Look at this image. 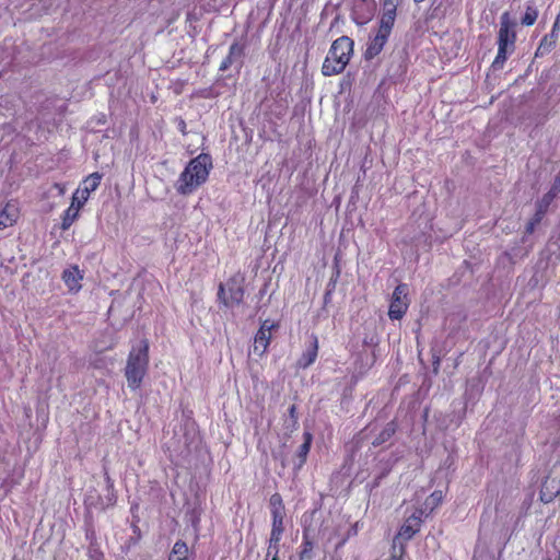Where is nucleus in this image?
Returning <instances> with one entry per match:
<instances>
[{
    "label": "nucleus",
    "mask_w": 560,
    "mask_h": 560,
    "mask_svg": "<svg viewBox=\"0 0 560 560\" xmlns=\"http://www.w3.org/2000/svg\"><path fill=\"white\" fill-rule=\"evenodd\" d=\"M354 51V42L349 36L335 39L322 65V74L332 77L340 74L349 65Z\"/></svg>",
    "instance_id": "obj_1"
},
{
    "label": "nucleus",
    "mask_w": 560,
    "mask_h": 560,
    "mask_svg": "<svg viewBox=\"0 0 560 560\" xmlns=\"http://www.w3.org/2000/svg\"><path fill=\"white\" fill-rule=\"evenodd\" d=\"M516 22L512 19L511 13L505 11L500 16L499 31L497 36L498 51L492 62L494 69H501L505 63L509 55L515 50L517 40Z\"/></svg>",
    "instance_id": "obj_2"
},
{
    "label": "nucleus",
    "mask_w": 560,
    "mask_h": 560,
    "mask_svg": "<svg viewBox=\"0 0 560 560\" xmlns=\"http://www.w3.org/2000/svg\"><path fill=\"white\" fill-rule=\"evenodd\" d=\"M212 168V161L209 154L201 153L192 159L180 174V186L178 190L183 194H190L202 185Z\"/></svg>",
    "instance_id": "obj_3"
},
{
    "label": "nucleus",
    "mask_w": 560,
    "mask_h": 560,
    "mask_svg": "<svg viewBox=\"0 0 560 560\" xmlns=\"http://www.w3.org/2000/svg\"><path fill=\"white\" fill-rule=\"evenodd\" d=\"M148 342L145 340L139 341L132 347L125 370L128 386L132 389L140 387L142 378L144 377L148 369Z\"/></svg>",
    "instance_id": "obj_4"
},
{
    "label": "nucleus",
    "mask_w": 560,
    "mask_h": 560,
    "mask_svg": "<svg viewBox=\"0 0 560 560\" xmlns=\"http://www.w3.org/2000/svg\"><path fill=\"white\" fill-rule=\"evenodd\" d=\"M245 277L241 272L231 276L225 283L218 287V300L226 307L238 305L245 295Z\"/></svg>",
    "instance_id": "obj_5"
},
{
    "label": "nucleus",
    "mask_w": 560,
    "mask_h": 560,
    "mask_svg": "<svg viewBox=\"0 0 560 560\" xmlns=\"http://www.w3.org/2000/svg\"><path fill=\"white\" fill-rule=\"evenodd\" d=\"M395 22L394 19L380 15L377 33L371 38L365 50L366 58L372 59L381 54L392 34Z\"/></svg>",
    "instance_id": "obj_6"
},
{
    "label": "nucleus",
    "mask_w": 560,
    "mask_h": 560,
    "mask_svg": "<svg viewBox=\"0 0 560 560\" xmlns=\"http://www.w3.org/2000/svg\"><path fill=\"white\" fill-rule=\"evenodd\" d=\"M424 510L415 509V511L405 520L404 524L400 526L398 533L393 539V545L399 547L400 544H404L406 547L407 541H409L417 533L420 532L421 525L423 523Z\"/></svg>",
    "instance_id": "obj_7"
},
{
    "label": "nucleus",
    "mask_w": 560,
    "mask_h": 560,
    "mask_svg": "<svg viewBox=\"0 0 560 560\" xmlns=\"http://www.w3.org/2000/svg\"><path fill=\"white\" fill-rule=\"evenodd\" d=\"M271 514V530L269 538L282 539L284 533L285 508L280 493L271 494L269 499Z\"/></svg>",
    "instance_id": "obj_8"
},
{
    "label": "nucleus",
    "mask_w": 560,
    "mask_h": 560,
    "mask_svg": "<svg viewBox=\"0 0 560 560\" xmlns=\"http://www.w3.org/2000/svg\"><path fill=\"white\" fill-rule=\"evenodd\" d=\"M408 293L409 290L406 283H399L395 288L388 307V317L392 320H399L406 315L409 307Z\"/></svg>",
    "instance_id": "obj_9"
},
{
    "label": "nucleus",
    "mask_w": 560,
    "mask_h": 560,
    "mask_svg": "<svg viewBox=\"0 0 560 560\" xmlns=\"http://www.w3.org/2000/svg\"><path fill=\"white\" fill-rule=\"evenodd\" d=\"M278 327L277 323L262 322L254 338L253 351L255 354L261 357L266 353L271 340V330Z\"/></svg>",
    "instance_id": "obj_10"
},
{
    "label": "nucleus",
    "mask_w": 560,
    "mask_h": 560,
    "mask_svg": "<svg viewBox=\"0 0 560 560\" xmlns=\"http://www.w3.org/2000/svg\"><path fill=\"white\" fill-rule=\"evenodd\" d=\"M84 273L78 265H71L62 271V280L69 292L78 293L82 288Z\"/></svg>",
    "instance_id": "obj_11"
},
{
    "label": "nucleus",
    "mask_w": 560,
    "mask_h": 560,
    "mask_svg": "<svg viewBox=\"0 0 560 560\" xmlns=\"http://www.w3.org/2000/svg\"><path fill=\"white\" fill-rule=\"evenodd\" d=\"M318 354V338L316 335L311 336V343L306 350L301 354L298 360V366L306 369L311 366L317 359Z\"/></svg>",
    "instance_id": "obj_12"
},
{
    "label": "nucleus",
    "mask_w": 560,
    "mask_h": 560,
    "mask_svg": "<svg viewBox=\"0 0 560 560\" xmlns=\"http://www.w3.org/2000/svg\"><path fill=\"white\" fill-rule=\"evenodd\" d=\"M101 180L102 175L100 173H93L83 180V187L74 192V195H79L81 197L80 203H85L88 201L90 194L97 189Z\"/></svg>",
    "instance_id": "obj_13"
},
{
    "label": "nucleus",
    "mask_w": 560,
    "mask_h": 560,
    "mask_svg": "<svg viewBox=\"0 0 560 560\" xmlns=\"http://www.w3.org/2000/svg\"><path fill=\"white\" fill-rule=\"evenodd\" d=\"M560 493V481L546 477L540 489V500L550 503Z\"/></svg>",
    "instance_id": "obj_14"
},
{
    "label": "nucleus",
    "mask_w": 560,
    "mask_h": 560,
    "mask_svg": "<svg viewBox=\"0 0 560 560\" xmlns=\"http://www.w3.org/2000/svg\"><path fill=\"white\" fill-rule=\"evenodd\" d=\"M559 31V21H555L551 32L541 38L535 54L536 56H542L544 54L549 52L556 46Z\"/></svg>",
    "instance_id": "obj_15"
},
{
    "label": "nucleus",
    "mask_w": 560,
    "mask_h": 560,
    "mask_svg": "<svg viewBox=\"0 0 560 560\" xmlns=\"http://www.w3.org/2000/svg\"><path fill=\"white\" fill-rule=\"evenodd\" d=\"M312 442H313V434L310 431H304L303 432V443L300 445V447L296 452V456L299 458V464H298L299 468H301L306 463L307 455L311 451Z\"/></svg>",
    "instance_id": "obj_16"
},
{
    "label": "nucleus",
    "mask_w": 560,
    "mask_h": 560,
    "mask_svg": "<svg viewBox=\"0 0 560 560\" xmlns=\"http://www.w3.org/2000/svg\"><path fill=\"white\" fill-rule=\"evenodd\" d=\"M314 546L313 538L310 536L308 530L304 529L299 551L300 560H311L313 558Z\"/></svg>",
    "instance_id": "obj_17"
},
{
    "label": "nucleus",
    "mask_w": 560,
    "mask_h": 560,
    "mask_svg": "<svg viewBox=\"0 0 560 560\" xmlns=\"http://www.w3.org/2000/svg\"><path fill=\"white\" fill-rule=\"evenodd\" d=\"M18 209L14 206L7 205L0 213V231L12 226L18 220Z\"/></svg>",
    "instance_id": "obj_18"
},
{
    "label": "nucleus",
    "mask_w": 560,
    "mask_h": 560,
    "mask_svg": "<svg viewBox=\"0 0 560 560\" xmlns=\"http://www.w3.org/2000/svg\"><path fill=\"white\" fill-rule=\"evenodd\" d=\"M404 0H380L381 16L396 20L397 10L402 4Z\"/></svg>",
    "instance_id": "obj_19"
},
{
    "label": "nucleus",
    "mask_w": 560,
    "mask_h": 560,
    "mask_svg": "<svg viewBox=\"0 0 560 560\" xmlns=\"http://www.w3.org/2000/svg\"><path fill=\"white\" fill-rule=\"evenodd\" d=\"M375 7L370 5L368 10H363L360 4H355L352 12V20L358 25L366 24L374 15Z\"/></svg>",
    "instance_id": "obj_20"
},
{
    "label": "nucleus",
    "mask_w": 560,
    "mask_h": 560,
    "mask_svg": "<svg viewBox=\"0 0 560 560\" xmlns=\"http://www.w3.org/2000/svg\"><path fill=\"white\" fill-rule=\"evenodd\" d=\"M77 199H79V195H73L70 207L65 211L61 224V228L65 231L71 226L79 215V208L75 207Z\"/></svg>",
    "instance_id": "obj_21"
},
{
    "label": "nucleus",
    "mask_w": 560,
    "mask_h": 560,
    "mask_svg": "<svg viewBox=\"0 0 560 560\" xmlns=\"http://www.w3.org/2000/svg\"><path fill=\"white\" fill-rule=\"evenodd\" d=\"M397 431L396 421L388 422L385 428L378 433V435L372 442L373 446H380L390 440Z\"/></svg>",
    "instance_id": "obj_22"
},
{
    "label": "nucleus",
    "mask_w": 560,
    "mask_h": 560,
    "mask_svg": "<svg viewBox=\"0 0 560 560\" xmlns=\"http://www.w3.org/2000/svg\"><path fill=\"white\" fill-rule=\"evenodd\" d=\"M281 539L269 538L265 560H279Z\"/></svg>",
    "instance_id": "obj_23"
},
{
    "label": "nucleus",
    "mask_w": 560,
    "mask_h": 560,
    "mask_svg": "<svg viewBox=\"0 0 560 560\" xmlns=\"http://www.w3.org/2000/svg\"><path fill=\"white\" fill-rule=\"evenodd\" d=\"M538 19V10L533 4H527L524 15L521 19V23L524 26H532Z\"/></svg>",
    "instance_id": "obj_24"
},
{
    "label": "nucleus",
    "mask_w": 560,
    "mask_h": 560,
    "mask_svg": "<svg viewBox=\"0 0 560 560\" xmlns=\"http://www.w3.org/2000/svg\"><path fill=\"white\" fill-rule=\"evenodd\" d=\"M443 500V493L441 490L433 491L425 500L424 505L430 509L432 512L435 508H438Z\"/></svg>",
    "instance_id": "obj_25"
},
{
    "label": "nucleus",
    "mask_w": 560,
    "mask_h": 560,
    "mask_svg": "<svg viewBox=\"0 0 560 560\" xmlns=\"http://www.w3.org/2000/svg\"><path fill=\"white\" fill-rule=\"evenodd\" d=\"M226 56H231V59L235 61L244 56V46L240 43H233L229 48V54Z\"/></svg>",
    "instance_id": "obj_26"
},
{
    "label": "nucleus",
    "mask_w": 560,
    "mask_h": 560,
    "mask_svg": "<svg viewBox=\"0 0 560 560\" xmlns=\"http://www.w3.org/2000/svg\"><path fill=\"white\" fill-rule=\"evenodd\" d=\"M406 553V547L404 544H400L399 547L392 545V555L389 560H402Z\"/></svg>",
    "instance_id": "obj_27"
},
{
    "label": "nucleus",
    "mask_w": 560,
    "mask_h": 560,
    "mask_svg": "<svg viewBox=\"0 0 560 560\" xmlns=\"http://www.w3.org/2000/svg\"><path fill=\"white\" fill-rule=\"evenodd\" d=\"M288 412H289V417H290V420H291V430H294L296 429L298 427V423H299V416H298V408L295 405H292L289 409H288Z\"/></svg>",
    "instance_id": "obj_28"
},
{
    "label": "nucleus",
    "mask_w": 560,
    "mask_h": 560,
    "mask_svg": "<svg viewBox=\"0 0 560 560\" xmlns=\"http://www.w3.org/2000/svg\"><path fill=\"white\" fill-rule=\"evenodd\" d=\"M541 220L537 219V211L535 212L534 217L530 219V221L526 225V232L528 234L533 233L535 230V226L540 222Z\"/></svg>",
    "instance_id": "obj_29"
},
{
    "label": "nucleus",
    "mask_w": 560,
    "mask_h": 560,
    "mask_svg": "<svg viewBox=\"0 0 560 560\" xmlns=\"http://www.w3.org/2000/svg\"><path fill=\"white\" fill-rule=\"evenodd\" d=\"M233 63H234V61H233V59H231V56H226L221 61L219 70L226 71Z\"/></svg>",
    "instance_id": "obj_30"
},
{
    "label": "nucleus",
    "mask_w": 560,
    "mask_h": 560,
    "mask_svg": "<svg viewBox=\"0 0 560 560\" xmlns=\"http://www.w3.org/2000/svg\"><path fill=\"white\" fill-rule=\"evenodd\" d=\"M176 546H177V556L183 553L182 549H184V552L187 551V546H186L185 542H180V541L177 540Z\"/></svg>",
    "instance_id": "obj_31"
},
{
    "label": "nucleus",
    "mask_w": 560,
    "mask_h": 560,
    "mask_svg": "<svg viewBox=\"0 0 560 560\" xmlns=\"http://www.w3.org/2000/svg\"><path fill=\"white\" fill-rule=\"evenodd\" d=\"M80 200H81V197L79 196V199H77L75 201V207L79 208V210L81 209V207L84 205V203H80Z\"/></svg>",
    "instance_id": "obj_32"
},
{
    "label": "nucleus",
    "mask_w": 560,
    "mask_h": 560,
    "mask_svg": "<svg viewBox=\"0 0 560 560\" xmlns=\"http://www.w3.org/2000/svg\"><path fill=\"white\" fill-rule=\"evenodd\" d=\"M55 186H56V188L59 189V192L62 194L63 190H62L61 186L59 184H56Z\"/></svg>",
    "instance_id": "obj_33"
},
{
    "label": "nucleus",
    "mask_w": 560,
    "mask_h": 560,
    "mask_svg": "<svg viewBox=\"0 0 560 560\" xmlns=\"http://www.w3.org/2000/svg\"><path fill=\"white\" fill-rule=\"evenodd\" d=\"M362 2H370L374 7V0H361Z\"/></svg>",
    "instance_id": "obj_34"
},
{
    "label": "nucleus",
    "mask_w": 560,
    "mask_h": 560,
    "mask_svg": "<svg viewBox=\"0 0 560 560\" xmlns=\"http://www.w3.org/2000/svg\"><path fill=\"white\" fill-rule=\"evenodd\" d=\"M424 1H425V0H413V2H415L416 4L422 3V2H424Z\"/></svg>",
    "instance_id": "obj_35"
},
{
    "label": "nucleus",
    "mask_w": 560,
    "mask_h": 560,
    "mask_svg": "<svg viewBox=\"0 0 560 560\" xmlns=\"http://www.w3.org/2000/svg\"><path fill=\"white\" fill-rule=\"evenodd\" d=\"M177 560H187V559L185 557L184 558L177 557Z\"/></svg>",
    "instance_id": "obj_36"
},
{
    "label": "nucleus",
    "mask_w": 560,
    "mask_h": 560,
    "mask_svg": "<svg viewBox=\"0 0 560 560\" xmlns=\"http://www.w3.org/2000/svg\"><path fill=\"white\" fill-rule=\"evenodd\" d=\"M545 560H550L549 558L545 559Z\"/></svg>",
    "instance_id": "obj_37"
}]
</instances>
